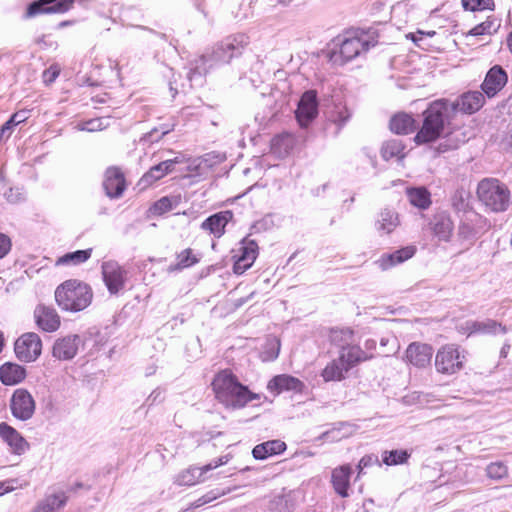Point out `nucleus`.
I'll use <instances>...</instances> for the list:
<instances>
[{
    "label": "nucleus",
    "mask_w": 512,
    "mask_h": 512,
    "mask_svg": "<svg viewBox=\"0 0 512 512\" xmlns=\"http://www.w3.org/2000/svg\"><path fill=\"white\" fill-rule=\"evenodd\" d=\"M211 388L218 402L227 408L242 409L250 402L259 400L260 395L243 385L231 369L218 371L211 382Z\"/></svg>",
    "instance_id": "1"
},
{
    "label": "nucleus",
    "mask_w": 512,
    "mask_h": 512,
    "mask_svg": "<svg viewBox=\"0 0 512 512\" xmlns=\"http://www.w3.org/2000/svg\"><path fill=\"white\" fill-rule=\"evenodd\" d=\"M450 111L451 105L446 99L431 102L422 113V124L413 138L414 143L428 144L442 137Z\"/></svg>",
    "instance_id": "2"
},
{
    "label": "nucleus",
    "mask_w": 512,
    "mask_h": 512,
    "mask_svg": "<svg viewBox=\"0 0 512 512\" xmlns=\"http://www.w3.org/2000/svg\"><path fill=\"white\" fill-rule=\"evenodd\" d=\"M92 287L79 279H67L54 292L58 307L65 312L77 313L88 308L93 301Z\"/></svg>",
    "instance_id": "3"
},
{
    "label": "nucleus",
    "mask_w": 512,
    "mask_h": 512,
    "mask_svg": "<svg viewBox=\"0 0 512 512\" xmlns=\"http://www.w3.org/2000/svg\"><path fill=\"white\" fill-rule=\"evenodd\" d=\"M476 195L486 210L501 213L508 210L511 203V191L497 178L486 177L477 184Z\"/></svg>",
    "instance_id": "4"
},
{
    "label": "nucleus",
    "mask_w": 512,
    "mask_h": 512,
    "mask_svg": "<svg viewBox=\"0 0 512 512\" xmlns=\"http://www.w3.org/2000/svg\"><path fill=\"white\" fill-rule=\"evenodd\" d=\"M375 44L374 37L367 31L361 29L347 31L339 48L330 53V61L337 65H343Z\"/></svg>",
    "instance_id": "5"
},
{
    "label": "nucleus",
    "mask_w": 512,
    "mask_h": 512,
    "mask_svg": "<svg viewBox=\"0 0 512 512\" xmlns=\"http://www.w3.org/2000/svg\"><path fill=\"white\" fill-rule=\"evenodd\" d=\"M466 362V351L458 344L447 343L437 350L434 365L438 373L450 376L463 370Z\"/></svg>",
    "instance_id": "6"
},
{
    "label": "nucleus",
    "mask_w": 512,
    "mask_h": 512,
    "mask_svg": "<svg viewBox=\"0 0 512 512\" xmlns=\"http://www.w3.org/2000/svg\"><path fill=\"white\" fill-rule=\"evenodd\" d=\"M101 272L103 281L110 294L117 295L124 290L128 279V272L118 262L113 260L103 262Z\"/></svg>",
    "instance_id": "7"
},
{
    "label": "nucleus",
    "mask_w": 512,
    "mask_h": 512,
    "mask_svg": "<svg viewBox=\"0 0 512 512\" xmlns=\"http://www.w3.org/2000/svg\"><path fill=\"white\" fill-rule=\"evenodd\" d=\"M9 406L12 415L16 419L26 421L33 417L36 409V402L27 389L18 388L13 392Z\"/></svg>",
    "instance_id": "8"
},
{
    "label": "nucleus",
    "mask_w": 512,
    "mask_h": 512,
    "mask_svg": "<svg viewBox=\"0 0 512 512\" xmlns=\"http://www.w3.org/2000/svg\"><path fill=\"white\" fill-rule=\"evenodd\" d=\"M14 351L19 360L33 362L41 355L42 341L34 332L25 333L16 340Z\"/></svg>",
    "instance_id": "9"
},
{
    "label": "nucleus",
    "mask_w": 512,
    "mask_h": 512,
    "mask_svg": "<svg viewBox=\"0 0 512 512\" xmlns=\"http://www.w3.org/2000/svg\"><path fill=\"white\" fill-rule=\"evenodd\" d=\"M33 319L36 327L46 333H54L61 326V316L57 310L43 303L38 304L33 311Z\"/></svg>",
    "instance_id": "10"
},
{
    "label": "nucleus",
    "mask_w": 512,
    "mask_h": 512,
    "mask_svg": "<svg viewBox=\"0 0 512 512\" xmlns=\"http://www.w3.org/2000/svg\"><path fill=\"white\" fill-rule=\"evenodd\" d=\"M434 349L432 345L424 342H411L404 353V361L418 369L430 366Z\"/></svg>",
    "instance_id": "11"
},
{
    "label": "nucleus",
    "mask_w": 512,
    "mask_h": 512,
    "mask_svg": "<svg viewBox=\"0 0 512 512\" xmlns=\"http://www.w3.org/2000/svg\"><path fill=\"white\" fill-rule=\"evenodd\" d=\"M258 253L259 247L257 242L253 239L244 238L240 243L238 254L233 256V272L238 275L243 274L254 264Z\"/></svg>",
    "instance_id": "12"
},
{
    "label": "nucleus",
    "mask_w": 512,
    "mask_h": 512,
    "mask_svg": "<svg viewBox=\"0 0 512 512\" xmlns=\"http://www.w3.org/2000/svg\"><path fill=\"white\" fill-rule=\"evenodd\" d=\"M247 44L248 37L244 34L229 36L215 46L213 56L219 60L230 61L233 57L240 55Z\"/></svg>",
    "instance_id": "13"
},
{
    "label": "nucleus",
    "mask_w": 512,
    "mask_h": 512,
    "mask_svg": "<svg viewBox=\"0 0 512 512\" xmlns=\"http://www.w3.org/2000/svg\"><path fill=\"white\" fill-rule=\"evenodd\" d=\"M228 462L227 456H222L211 463L202 467H190L183 470L177 477V481L180 485L193 486L204 481V474L212 469H216L219 466Z\"/></svg>",
    "instance_id": "14"
},
{
    "label": "nucleus",
    "mask_w": 512,
    "mask_h": 512,
    "mask_svg": "<svg viewBox=\"0 0 512 512\" xmlns=\"http://www.w3.org/2000/svg\"><path fill=\"white\" fill-rule=\"evenodd\" d=\"M507 82V72L500 65H494L486 73L481 89L488 98H493L506 86Z\"/></svg>",
    "instance_id": "15"
},
{
    "label": "nucleus",
    "mask_w": 512,
    "mask_h": 512,
    "mask_svg": "<svg viewBox=\"0 0 512 512\" xmlns=\"http://www.w3.org/2000/svg\"><path fill=\"white\" fill-rule=\"evenodd\" d=\"M429 229L439 241L449 242L454 232V222L448 212H436L430 222Z\"/></svg>",
    "instance_id": "16"
},
{
    "label": "nucleus",
    "mask_w": 512,
    "mask_h": 512,
    "mask_svg": "<svg viewBox=\"0 0 512 512\" xmlns=\"http://www.w3.org/2000/svg\"><path fill=\"white\" fill-rule=\"evenodd\" d=\"M317 94L314 90L306 91L298 104L296 118L300 126L306 127L317 116Z\"/></svg>",
    "instance_id": "17"
},
{
    "label": "nucleus",
    "mask_w": 512,
    "mask_h": 512,
    "mask_svg": "<svg viewBox=\"0 0 512 512\" xmlns=\"http://www.w3.org/2000/svg\"><path fill=\"white\" fill-rule=\"evenodd\" d=\"M267 389L275 395L283 392H294L301 394L305 389V384L297 377L289 374H280L274 376L267 384Z\"/></svg>",
    "instance_id": "18"
},
{
    "label": "nucleus",
    "mask_w": 512,
    "mask_h": 512,
    "mask_svg": "<svg viewBox=\"0 0 512 512\" xmlns=\"http://www.w3.org/2000/svg\"><path fill=\"white\" fill-rule=\"evenodd\" d=\"M103 187L108 197L118 198L126 189V179L119 167H108L104 173Z\"/></svg>",
    "instance_id": "19"
},
{
    "label": "nucleus",
    "mask_w": 512,
    "mask_h": 512,
    "mask_svg": "<svg viewBox=\"0 0 512 512\" xmlns=\"http://www.w3.org/2000/svg\"><path fill=\"white\" fill-rule=\"evenodd\" d=\"M485 96L483 91L465 92L457 98L455 103H450L451 110L458 109L464 114H474L484 106Z\"/></svg>",
    "instance_id": "20"
},
{
    "label": "nucleus",
    "mask_w": 512,
    "mask_h": 512,
    "mask_svg": "<svg viewBox=\"0 0 512 512\" xmlns=\"http://www.w3.org/2000/svg\"><path fill=\"white\" fill-rule=\"evenodd\" d=\"M417 252L415 245H407L392 253H384L376 261L377 266L385 271L414 257Z\"/></svg>",
    "instance_id": "21"
},
{
    "label": "nucleus",
    "mask_w": 512,
    "mask_h": 512,
    "mask_svg": "<svg viewBox=\"0 0 512 512\" xmlns=\"http://www.w3.org/2000/svg\"><path fill=\"white\" fill-rule=\"evenodd\" d=\"M353 469L350 464L335 467L331 472V484L337 495L342 498L349 496L350 479Z\"/></svg>",
    "instance_id": "22"
},
{
    "label": "nucleus",
    "mask_w": 512,
    "mask_h": 512,
    "mask_svg": "<svg viewBox=\"0 0 512 512\" xmlns=\"http://www.w3.org/2000/svg\"><path fill=\"white\" fill-rule=\"evenodd\" d=\"M0 437L16 455H21L29 449V443L24 437L6 422L0 423Z\"/></svg>",
    "instance_id": "23"
},
{
    "label": "nucleus",
    "mask_w": 512,
    "mask_h": 512,
    "mask_svg": "<svg viewBox=\"0 0 512 512\" xmlns=\"http://www.w3.org/2000/svg\"><path fill=\"white\" fill-rule=\"evenodd\" d=\"M233 212L231 210L220 211L209 216L201 223V229L212 234L216 238H220L225 233L227 224L233 220Z\"/></svg>",
    "instance_id": "24"
},
{
    "label": "nucleus",
    "mask_w": 512,
    "mask_h": 512,
    "mask_svg": "<svg viewBox=\"0 0 512 512\" xmlns=\"http://www.w3.org/2000/svg\"><path fill=\"white\" fill-rule=\"evenodd\" d=\"M80 338L78 335H67L55 341L52 354L59 360H70L78 352Z\"/></svg>",
    "instance_id": "25"
},
{
    "label": "nucleus",
    "mask_w": 512,
    "mask_h": 512,
    "mask_svg": "<svg viewBox=\"0 0 512 512\" xmlns=\"http://www.w3.org/2000/svg\"><path fill=\"white\" fill-rule=\"evenodd\" d=\"M338 358L350 371L359 364L371 360L373 356L366 353L359 345L352 344L343 346L339 351Z\"/></svg>",
    "instance_id": "26"
},
{
    "label": "nucleus",
    "mask_w": 512,
    "mask_h": 512,
    "mask_svg": "<svg viewBox=\"0 0 512 512\" xmlns=\"http://www.w3.org/2000/svg\"><path fill=\"white\" fill-rule=\"evenodd\" d=\"M183 159L180 157H175L173 159H168L162 161L154 166H152L142 177V181L146 184H153L158 180L164 178L168 174L172 173L175 170V165L182 163Z\"/></svg>",
    "instance_id": "27"
},
{
    "label": "nucleus",
    "mask_w": 512,
    "mask_h": 512,
    "mask_svg": "<svg viewBox=\"0 0 512 512\" xmlns=\"http://www.w3.org/2000/svg\"><path fill=\"white\" fill-rule=\"evenodd\" d=\"M26 369L17 363L5 362L0 366V381L5 386H14L25 380Z\"/></svg>",
    "instance_id": "28"
},
{
    "label": "nucleus",
    "mask_w": 512,
    "mask_h": 512,
    "mask_svg": "<svg viewBox=\"0 0 512 512\" xmlns=\"http://www.w3.org/2000/svg\"><path fill=\"white\" fill-rule=\"evenodd\" d=\"M297 140L294 134L282 132L275 135L270 142V151L277 157L288 156L296 147Z\"/></svg>",
    "instance_id": "29"
},
{
    "label": "nucleus",
    "mask_w": 512,
    "mask_h": 512,
    "mask_svg": "<svg viewBox=\"0 0 512 512\" xmlns=\"http://www.w3.org/2000/svg\"><path fill=\"white\" fill-rule=\"evenodd\" d=\"M287 449V445L280 439H273L257 444L252 449V456L256 460H266L270 457L280 455Z\"/></svg>",
    "instance_id": "30"
},
{
    "label": "nucleus",
    "mask_w": 512,
    "mask_h": 512,
    "mask_svg": "<svg viewBox=\"0 0 512 512\" xmlns=\"http://www.w3.org/2000/svg\"><path fill=\"white\" fill-rule=\"evenodd\" d=\"M390 130L398 135H408L416 131L417 121L412 115L400 112L395 114L389 122Z\"/></svg>",
    "instance_id": "31"
},
{
    "label": "nucleus",
    "mask_w": 512,
    "mask_h": 512,
    "mask_svg": "<svg viewBox=\"0 0 512 512\" xmlns=\"http://www.w3.org/2000/svg\"><path fill=\"white\" fill-rule=\"evenodd\" d=\"M349 370L337 357L326 364L321 371V377L325 382H340L346 378Z\"/></svg>",
    "instance_id": "32"
},
{
    "label": "nucleus",
    "mask_w": 512,
    "mask_h": 512,
    "mask_svg": "<svg viewBox=\"0 0 512 512\" xmlns=\"http://www.w3.org/2000/svg\"><path fill=\"white\" fill-rule=\"evenodd\" d=\"M381 156L386 161L391 159L403 160L406 156V146L401 140H388L381 148Z\"/></svg>",
    "instance_id": "33"
},
{
    "label": "nucleus",
    "mask_w": 512,
    "mask_h": 512,
    "mask_svg": "<svg viewBox=\"0 0 512 512\" xmlns=\"http://www.w3.org/2000/svg\"><path fill=\"white\" fill-rule=\"evenodd\" d=\"M481 221H485L483 217L477 213H474L472 217H467L462 220L458 226L457 236L461 240H469L476 236L477 224Z\"/></svg>",
    "instance_id": "34"
},
{
    "label": "nucleus",
    "mask_w": 512,
    "mask_h": 512,
    "mask_svg": "<svg viewBox=\"0 0 512 512\" xmlns=\"http://www.w3.org/2000/svg\"><path fill=\"white\" fill-rule=\"evenodd\" d=\"M199 261V255L192 248H186L176 255V262L169 267V271H181L196 265Z\"/></svg>",
    "instance_id": "35"
},
{
    "label": "nucleus",
    "mask_w": 512,
    "mask_h": 512,
    "mask_svg": "<svg viewBox=\"0 0 512 512\" xmlns=\"http://www.w3.org/2000/svg\"><path fill=\"white\" fill-rule=\"evenodd\" d=\"M92 248L77 250L58 257L55 266H76L86 262L92 255Z\"/></svg>",
    "instance_id": "36"
},
{
    "label": "nucleus",
    "mask_w": 512,
    "mask_h": 512,
    "mask_svg": "<svg viewBox=\"0 0 512 512\" xmlns=\"http://www.w3.org/2000/svg\"><path fill=\"white\" fill-rule=\"evenodd\" d=\"M409 202L419 208L427 209L431 205V194L425 187L408 188L406 190Z\"/></svg>",
    "instance_id": "37"
},
{
    "label": "nucleus",
    "mask_w": 512,
    "mask_h": 512,
    "mask_svg": "<svg viewBox=\"0 0 512 512\" xmlns=\"http://www.w3.org/2000/svg\"><path fill=\"white\" fill-rule=\"evenodd\" d=\"M399 223V217L395 211L384 209L379 214L377 229L383 234H390L398 227Z\"/></svg>",
    "instance_id": "38"
},
{
    "label": "nucleus",
    "mask_w": 512,
    "mask_h": 512,
    "mask_svg": "<svg viewBox=\"0 0 512 512\" xmlns=\"http://www.w3.org/2000/svg\"><path fill=\"white\" fill-rule=\"evenodd\" d=\"M470 333H483V334H496V333H507L506 326H503L501 323L488 319L483 322L474 321L469 326Z\"/></svg>",
    "instance_id": "39"
},
{
    "label": "nucleus",
    "mask_w": 512,
    "mask_h": 512,
    "mask_svg": "<svg viewBox=\"0 0 512 512\" xmlns=\"http://www.w3.org/2000/svg\"><path fill=\"white\" fill-rule=\"evenodd\" d=\"M328 338L331 344L343 347L352 345L351 342L354 338V331L351 328H331L328 333Z\"/></svg>",
    "instance_id": "40"
},
{
    "label": "nucleus",
    "mask_w": 512,
    "mask_h": 512,
    "mask_svg": "<svg viewBox=\"0 0 512 512\" xmlns=\"http://www.w3.org/2000/svg\"><path fill=\"white\" fill-rule=\"evenodd\" d=\"M499 28V24L497 23V19L494 16H488L485 21L479 23L478 25L474 26L472 29H470L466 34L465 37H476V36H484L488 35L491 36L493 33L497 31Z\"/></svg>",
    "instance_id": "41"
},
{
    "label": "nucleus",
    "mask_w": 512,
    "mask_h": 512,
    "mask_svg": "<svg viewBox=\"0 0 512 512\" xmlns=\"http://www.w3.org/2000/svg\"><path fill=\"white\" fill-rule=\"evenodd\" d=\"M66 501L67 497L64 493L50 495L37 506L35 512H52L54 509L64 506Z\"/></svg>",
    "instance_id": "42"
},
{
    "label": "nucleus",
    "mask_w": 512,
    "mask_h": 512,
    "mask_svg": "<svg viewBox=\"0 0 512 512\" xmlns=\"http://www.w3.org/2000/svg\"><path fill=\"white\" fill-rule=\"evenodd\" d=\"M410 454L407 450H391L382 453V461L387 466H395L408 462Z\"/></svg>",
    "instance_id": "43"
},
{
    "label": "nucleus",
    "mask_w": 512,
    "mask_h": 512,
    "mask_svg": "<svg viewBox=\"0 0 512 512\" xmlns=\"http://www.w3.org/2000/svg\"><path fill=\"white\" fill-rule=\"evenodd\" d=\"M57 0H37L29 4V6L26 9V17L31 18L38 14L46 13V14H52L51 12L47 11V8L50 4L55 3Z\"/></svg>",
    "instance_id": "44"
},
{
    "label": "nucleus",
    "mask_w": 512,
    "mask_h": 512,
    "mask_svg": "<svg viewBox=\"0 0 512 512\" xmlns=\"http://www.w3.org/2000/svg\"><path fill=\"white\" fill-rule=\"evenodd\" d=\"M486 474L490 479L501 480L508 476V467L503 462H492L486 467Z\"/></svg>",
    "instance_id": "45"
},
{
    "label": "nucleus",
    "mask_w": 512,
    "mask_h": 512,
    "mask_svg": "<svg viewBox=\"0 0 512 512\" xmlns=\"http://www.w3.org/2000/svg\"><path fill=\"white\" fill-rule=\"evenodd\" d=\"M462 6L465 10H494V0H461Z\"/></svg>",
    "instance_id": "46"
},
{
    "label": "nucleus",
    "mask_w": 512,
    "mask_h": 512,
    "mask_svg": "<svg viewBox=\"0 0 512 512\" xmlns=\"http://www.w3.org/2000/svg\"><path fill=\"white\" fill-rule=\"evenodd\" d=\"M173 208L172 201L169 197H162L157 200L151 207L150 212L154 216H161Z\"/></svg>",
    "instance_id": "47"
},
{
    "label": "nucleus",
    "mask_w": 512,
    "mask_h": 512,
    "mask_svg": "<svg viewBox=\"0 0 512 512\" xmlns=\"http://www.w3.org/2000/svg\"><path fill=\"white\" fill-rule=\"evenodd\" d=\"M436 35V31L435 30H421V29H418L417 31L415 32H409L405 35V38L407 40H410L411 42H413V44L418 47V48H421V49H424L423 45H422V40H423V37L426 36V37H434Z\"/></svg>",
    "instance_id": "48"
},
{
    "label": "nucleus",
    "mask_w": 512,
    "mask_h": 512,
    "mask_svg": "<svg viewBox=\"0 0 512 512\" xmlns=\"http://www.w3.org/2000/svg\"><path fill=\"white\" fill-rule=\"evenodd\" d=\"M329 117L331 121L341 125L348 120L350 114L345 105L337 104L334 105L333 110L330 111Z\"/></svg>",
    "instance_id": "49"
},
{
    "label": "nucleus",
    "mask_w": 512,
    "mask_h": 512,
    "mask_svg": "<svg viewBox=\"0 0 512 512\" xmlns=\"http://www.w3.org/2000/svg\"><path fill=\"white\" fill-rule=\"evenodd\" d=\"M60 72H61V67L59 66V64L54 63V64L50 65L46 70H44V72L42 74L43 82L46 85L52 84L58 78V76L60 75Z\"/></svg>",
    "instance_id": "50"
},
{
    "label": "nucleus",
    "mask_w": 512,
    "mask_h": 512,
    "mask_svg": "<svg viewBox=\"0 0 512 512\" xmlns=\"http://www.w3.org/2000/svg\"><path fill=\"white\" fill-rule=\"evenodd\" d=\"M77 128L81 131L95 132L103 129L102 121L99 118L81 121L77 124Z\"/></svg>",
    "instance_id": "51"
},
{
    "label": "nucleus",
    "mask_w": 512,
    "mask_h": 512,
    "mask_svg": "<svg viewBox=\"0 0 512 512\" xmlns=\"http://www.w3.org/2000/svg\"><path fill=\"white\" fill-rule=\"evenodd\" d=\"M74 6V0H57L54 5L47 8V11L52 14L65 13L71 10Z\"/></svg>",
    "instance_id": "52"
},
{
    "label": "nucleus",
    "mask_w": 512,
    "mask_h": 512,
    "mask_svg": "<svg viewBox=\"0 0 512 512\" xmlns=\"http://www.w3.org/2000/svg\"><path fill=\"white\" fill-rule=\"evenodd\" d=\"M221 493L219 491H210L207 494L203 495L201 498L197 499L193 505L195 507H200L202 505H205L207 503H210L211 501L217 499Z\"/></svg>",
    "instance_id": "53"
},
{
    "label": "nucleus",
    "mask_w": 512,
    "mask_h": 512,
    "mask_svg": "<svg viewBox=\"0 0 512 512\" xmlns=\"http://www.w3.org/2000/svg\"><path fill=\"white\" fill-rule=\"evenodd\" d=\"M11 246L10 238L5 234L0 233V259L9 253Z\"/></svg>",
    "instance_id": "54"
},
{
    "label": "nucleus",
    "mask_w": 512,
    "mask_h": 512,
    "mask_svg": "<svg viewBox=\"0 0 512 512\" xmlns=\"http://www.w3.org/2000/svg\"><path fill=\"white\" fill-rule=\"evenodd\" d=\"M374 462H377V458H374L371 455H365L364 457H362L357 465V469H358L357 477L361 476L364 468L372 465Z\"/></svg>",
    "instance_id": "55"
},
{
    "label": "nucleus",
    "mask_w": 512,
    "mask_h": 512,
    "mask_svg": "<svg viewBox=\"0 0 512 512\" xmlns=\"http://www.w3.org/2000/svg\"><path fill=\"white\" fill-rule=\"evenodd\" d=\"M12 122L20 124L25 122L29 118V110L23 109L15 112L12 116Z\"/></svg>",
    "instance_id": "56"
},
{
    "label": "nucleus",
    "mask_w": 512,
    "mask_h": 512,
    "mask_svg": "<svg viewBox=\"0 0 512 512\" xmlns=\"http://www.w3.org/2000/svg\"><path fill=\"white\" fill-rule=\"evenodd\" d=\"M12 489L13 487L10 486L8 482H0V496L10 492Z\"/></svg>",
    "instance_id": "57"
},
{
    "label": "nucleus",
    "mask_w": 512,
    "mask_h": 512,
    "mask_svg": "<svg viewBox=\"0 0 512 512\" xmlns=\"http://www.w3.org/2000/svg\"><path fill=\"white\" fill-rule=\"evenodd\" d=\"M17 123L12 122V117L8 121H6L1 127V133L4 134L7 130L11 129L13 126H16Z\"/></svg>",
    "instance_id": "58"
},
{
    "label": "nucleus",
    "mask_w": 512,
    "mask_h": 512,
    "mask_svg": "<svg viewBox=\"0 0 512 512\" xmlns=\"http://www.w3.org/2000/svg\"><path fill=\"white\" fill-rule=\"evenodd\" d=\"M510 349L511 345L509 343H505L500 350V356L506 358L510 352Z\"/></svg>",
    "instance_id": "59"
},
{
    "label": "nucleus",
    "mask_w": 512,
    "mask_h": 512,
    "mask_svg": "<svg viewBox=\"0 0 512 512\" xmlns=\"http://www.w3.org/2000/svg\"><path fill=\"white\" fill-rule=\"evenodd\" d=\"M506 44H507L508 50L512 54V31L508 34V36L506 38Z\"/></svg>",
    "instance_id": "60"
},
{
    "label": "nucleus",
    "mask_w": 512,
    "mask_h": 512,
    "mask_svg": "<svg viewBox=\"0 0 512 512\" xmlns=\"http://www.w3.org/2000/svg\"><path fill=\"white\" fill-rule=\"evenodd\" d=\"M82 487H83V485L81 483H77L75 488H71V491H75L76 489L82 488Z\"/></svg>",
    "instance_id": "61"
}]
</instances>
